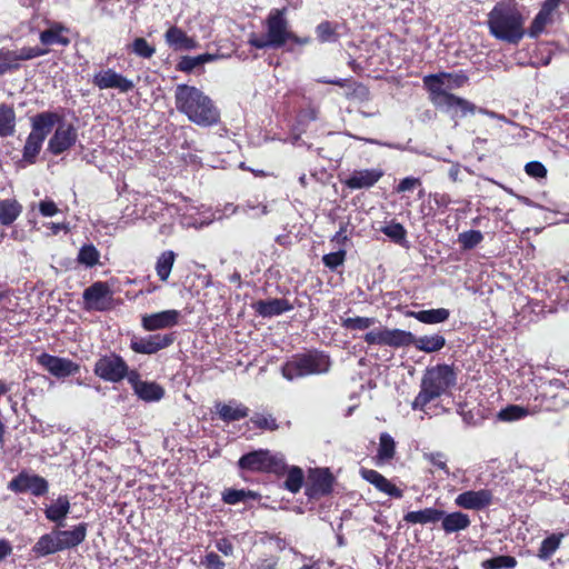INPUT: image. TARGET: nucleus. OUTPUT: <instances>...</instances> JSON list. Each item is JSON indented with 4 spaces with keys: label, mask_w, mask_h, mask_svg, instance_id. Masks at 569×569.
I'll list each match as a JSON object with an SVG mask.
<instances>
[{
    "label": "nucleus",
    "mask_w": 569,
    "mask_h": 569,
    "mask_svg": "<svg viewBox=\"0 0 569 569\" xmlns=\"http://www.w3.org/2000/svg\"><path fill=\"white\" fill-rule=\"evenodd\" d=\"M174 100L177 110L197 126L211 127L220 120V112L213 101L197 87L178 84Z\"/></svg>",
    "instance_id": "1"
},
{
    "label": "nucleus",
    "mask_w": 569,
    "mask_h": 569,
    "mask_svg": "<svg viewBox=\"0 0 569 569\" xmlns=\"http://www.w3.org/2000/svg\"><path fill=\"white\" fill-rule=\"evenodd\" d=\"M525 17L509 4L497 3L488 14L490 34L509 44H518L526 34Z\"/></svg>",
    "instance_id": "2"
},
{
    "label": "nucleus",
    "mask_w": 569,
    "mask_h": 569,
    "mask_svg": "<svg viewBox=\"0 0 569 569\" xmlns=\"http://www.w3.org/2000/svg\"><path fill=\"white\" fill-rule=\"evenodd\" d=\"M330 356L317 349L291 356L281 367L283 378L289 381L309 376L326 375L331 369Z\"/></svg>",
    "instance_id": "3"
},
{
    "label": "nucleus",
    "mask_w": 569,
    "mask_h": 569,
    "mask_svg": "<svg viewBox=\"0 0 569 569\" xmlns=\"http://www.w3.org/2000/svg\"><path fill=\"white\" fill-rule=\"evenodd\" d=\"M286 14L287 8L272 9L266 19V34L252 36L249 43L257 49L283 47L291 33Z\"/></svg>",
    "instance_id": "4"
},
{
    "label": "nucleus",
    "mask_w": 569,
    "mask_h": 569,
    "mask_svg": "<svg viewBox=\"0 0 569 569\" xmlns=\"http://www.w3.org/2000/svg\"><path fill=\"white\" fill-rule=\"evenodd\" d=\"M58 120H60V117L50 111L40 112L31 119L32 129L26 140L22 151V158L26 162L30 164L36 162L43 141L51 132Z\"/></svg>",
    "instance_id": "5"
},
{
    "label": "nucleus",
    "mask_w": 569,
    "mask_h": 569,
    "mask_svg": "<svg viewBox=\"0 0 569 569\" xmlns=\"http://www.w3.org/2000/svg\"><path fill=\"white\" fill-rule=\"evenodd\" d=\"M457 381V375L453 367L449 365H438L427 369L421 383L436 397L439 398L453 387Z\"/></svg>",
    "instance_id": "6"
},
{
    "label": "nucleus",
    "mask_w": 569,
    "mask_h": 569,
    "mask_svg": "<svg viewBox=\"0 0 569 569\" xmlns=\"http://www.w3.org/2000/svg\"><path fill=\"white\" fill-rule=\"evenodd\" d=\"M238 466L240 469L249 471H278L283 468L282 457L272 455L269 450H254L243 455Z\"/></svg>",
    "instance_id": "7"
},
{
    "label": "nucleus",
    "mask_w": 569,
    "mask_h": 569,
    "mask_svg": "<svg viewBox=\"0 0 569 569\" xmlns=\"http://www.w3.org/2000/svg\"><path fill=\"white\" fill-rule=\"evenodd\" d=\"M93 372L104 381L120 382L131 372L127 362L116 353H109L100 357L93 368Z\"/></svg>",
    "instance_id": "8"
},
{
    "label": "nucleus",
    "mask_w": 569,
    "mask_h": 569,
    "mask_svg": "<svg viewBox=\"0 0 569 569\" xmlns=\"http://www.w3.org/2000/svg\"><path fill=\"white\" fill-rule=\"evenodd\" d=\"M365 341L368 345L388 346L391 348H403L413 346L415 335L401 329L383 328L372 330L365 335Z\"/></svg>",
    "instance_id": "9"
},
{
    "label": "nucleus",
    "mask_w": 569,
    "mask_h": 569,
    "mask_svg": "<svg viewBox=\"0 0 569 569\" xmlns=\"http://www.w3.org/2000/svg\"><path fill=\"white\" fill-rule=\"evenodd\" d=\"M8 489L16 493L41 497L49 491V483L43 477L23 470L9 481Z\"/></svg>",
    "instance_id": "10"
},
{
    "label": "nucleus",
    "mask_w": 569,
    "mask_h": 569,
    "mask_svg": "<svg viewBox=\"0 0 569 569\" xmlns=\"http://www.w3.org/2000/svg\"><path fill=\"white\" fill-rule=\"evenodd\" d=\"M84 309L106 311L112 306V291L107 282L97 281L84 289L82 293Z\"/></svg>",
    "instance_id": "11"
},
{
    "label": "nucleus",
    "mask_w": 569,
    "mask_h": 569,
    "mask_svg": "<svg viewBox=\"0 0 569 569\" xmlns=\"http://www.w3.org/2000/svg\"><path fill=\"white\" fill-rule=\"evenodd\" d=\"M57 122H59L58 127L48 142V151L54 156L70 149L78 139V132L73 124L59 120Z\"/></svg>",
    "instance_id": "12"
},
{
    "label": "nucleus",
    "mask_w": 569,
    "mask_h": 569,
    "mask_svg": "<svg viewBox=\"0 0 569 569\" xmlns=\"http://www.w3.org/2000/svg\"><path fill=\"white\" fill-rule=\"evenodd\" d=\"M174 341L173 333L151 335L144 338L134 337L130 341V348L136 353L153 355L171 346Z\"/></svg>",
    "instance_id": "13"
},
{
    "label": "nucleus",
    "mask_w": 569,
    "mask_h": 569,
    "mask_svg": "<svg viewBox=\"0 0 569 569\" xmlns=\"http://www.w3.org/2000/svg\"><path fill=\"white\" fill-rule=\"evenodd\" d=\"M37 362L57 378L76 375L80 369L79 365L70 359L56 357L46 352L37 357Z\"/></svg>",
    "instance_id": "14"
},
{
    "label": "nucleus",
    "mask_w": 569,
    "mask_h": 569,
    "mask_svg": "<svg viewBox=\"0 0 569 569\" xmlns=\"http://www.w3.org/2000/svg\"><path fill=\"white\" fill-rule=\"evenodd\" d=\"M134 393L146 402H156L164 397V389L154 381H143L136 370H131L128 377Z\"/></svg>",
    "instance_id": "15"
},
{
    "label": "nucleus",
    "mask_w": 569,
    "mask_h": 569,
    "mask_svg": "<svg viewBox=\"0 0 569 569\" xmlns=\"http://www.w3.org/2000/svg\"><path fill=\"white\" fill-rule=\"evenodd\" d=\"M445 72L427 74L422 82L425 89L429 92V99L433 106L441 108L447 100H452V93L447 89Z\"/></svg>",
    "instance_id": "16"
},
{
    "label": "nucleus",
    "mask_w": 569,
    "mask_h": 569,
    "mask_svg": "<svg viewBox=\"0 0 569 569\" xmlns=\"http://www.w3.org/2000/svg\"><path fill=\"white\" fill-rule=\"evenodd\" d=\"M93 84L101 90L117 89L122 93H127L134 88L132 80L116 72L113 69L101 70L93 76Z\"/></svg>",
    "instance_id": "17"
},
{
    "label": "nucleus",
    "mask_w": 569,
    "mask_h": 569,
    "mask_svg": "<svg viewBox=\"0 0 569 569\" xmlns=\"http://www.w3.org/2000/svg\"><path fill=\"white\" fill-rule=\"evenodd\" d=\"M179 319L180 311L169 309L154 313L143 315L141 318V326L147 331H157L177 326Z\"/></svg>",
    "instance_id": "18"
},
{
    "label": "nucleus",
    "mask_w": 569,
    "mask_h": 569,
    "mask_svg": "<svg viewBox=\"0 0 569 569\" xmlns=\"http://www.w3.org/2000/svg\"><path fill=\"white\" fill-rule=\"evenodd\" d=\"M382 176L383 171L379 168L353 170L343 183L351 190L369 189L373 187Z\"/></svg>",
    "instance_id": "19"
},
{
    "label": "nucleus",
    "mask_w": 569,
    "mask_h": 569,
    "mask_svg": "<svg viewBox=\"0 0 569 569\" xmlns=\"http://www.w3.org/2000/svg\"><path fill=\"white\" fill-rule=\"evenodd\" d=\"M492 502L490 490L481 489L478 491L469 490L458 495L455 503L463 509L481 510Z\"/></svg>",
    "instance_id": "20"
},
{
    "label": "nucleus",
    "mask_w": 569,
    "mask_h": 569,
    "mask_svg": "<svg viewBox=\"0 0 569 569\" xmlns=\"http://www.w3.org/2000/svg\"><path fill=\"white\" fill-rule=\"evenodd\" d=\"M88 523L81 522L71 530H54L61 550L72 549L82 543L87 537Z\"/></svg>",
    "instance_id": "21"
},
{
    "label": "nucleus",
    "mask_w": 569,
    "mask_h": 569,
    "mask_svg": "<svg viewBox=\"0 0 569 569\" xmlns=\"http://www.w3.org/2000/svg\"><path fill=\"white\" fill-rule=\"evenodd\" d=\"M561 0H547L540 11L535 17L528 34L530 38H537L545 30V27L551 22L552 12L559 7Z\"/></svg>",
    "instance_id": "22"
},
{
    "label": "nucleus",
    "mask_w": 569,
    "mask_h": 569,
    "mask_svg": "<svg viewBox=\"0 0 569 569\" xmlns=\"http://www.w3.org/2000/svg\"><path fill=\"white\" fill-rule=\"evenodd\" d=\"M311 485L307 491L310 497L326 496L332 490L333 477L327 469H318L310 476Z\"/></svg>",
    "instance_id": "23"
},
{
    "label": "nucleus",
    "mask_w": 569,
    "mask_h": 569,
    "mask_svg": "<svg viewBox=\"0 0 569 569\" xmlns=\"http://www.w3.org/2000/svg\"><path fill=\"white\" fill-rule=\"evenodd\" d=\"M361 476L369 483L373 485L379 491L398 499L402 497V490L397 488L378 471L372 469H361Z\"/></svg>",
    "instance_id": "24"
},
{
    "label": "nucleus",
    "mask_w": 569,
    "mask_h": 569,
    "mask_svg": "<svg viewBox=\"0 0 569 569\" xmlns=\"http://www.w3.org/2000/svg\"><path fill=\"white\" fill-rule=\"evenodd\" d=\"M256 311L263 318H271L293 309V306L282 298L259 300L254 305Z\"/></svg>",
    "instance_id": "25"
},
{
    "label": "nucleus",
    "mask_w": 569,
    "mask_h": 569,
    "mask_svg": "<svg viewBox=\"0 0 569 569\" xmlns=\"http://www.w3.org/2000/svg\"><path fill=\"white\" fill-rule=\"evenodd\" d=\"M167 44L174 51L193 50L198 47V42L187 36L180 28L172 26L164 33Z\"/></svg>",
    "instance_id": "26"
},
{
    "label": "nucleus",
    "mask_w": 569,
    "mask_h": 569,
    "mask_svg": "<svg viewBox=\"0 0 569 569\" xmlns=\"http://www.w3.org/2000/svg\"><path fill=\"white\" fill-rule=\"evenodd\" d=\"M216 409L219 418L224 422L238 421L249 415V409L236 400H230L228 403L218 402Z\"/></svg>",
    "instance_id": "27"
},
{
    "label": "nucleus",
    "mask_w": 569,
    "mask_h": 569,
    "mask_svg": "<svg viewBox=\"0 0 569 569\" xmlns=\"http://www.w3.org/2000/svg\"><path fill=\"white\" fill-rule=\"evenodd\" d=\"M70 511V501L67 496H59L44 510L46 518L57 523L58 527L64 526V519Z\"/></svg>",
    "instance_id": "28"
},
{
    "label": "nucleus",
    "mask_w": 569,
    "mask_h": 569,
    "mask_svg": "<svg viewBox=\"0 0 569 569\" xmlns=\"http://www.w3.org/2000/svg\"><path fill=\"white\" fill-rule=\"evenodd\" d=\"M59 551L62 550L60 548L54 530H52L49 533L42 535L31 549V552L34 555L36 558L47 557Z\"/></svg>",
    "instance_id": "29"
},
{
    "label": "nucleus",
    "mask_w": 569,
    "mask_h": 569,
    "mask_svg": "<svg viewBox=\"0 0 569 569\" xmlns=\"http://www.w3.org/2000/svg\"><path fill=\"white\" fill-rule=\"evenodd\" d=\"M440 520L446 533L466 530L471 523L469 516L461 511H455L451 513H446L443 511V517Z\"/></svg>",
    "instance_id": "30"
},
{
    "label": "nucleus",
    "mask_w": 569,
    "mask_h": 569,
    "mask_svg": "<svg viewBox=\"0 0 569 569\" xmlns=\"http://www.w3.org/2000/svg\"><path fill=\"white\" fill-rule=\"evenodd\" d=\"M406 316L415 318L422 323L436 325L447 321L449 319L450 311L446 308H438L421 311H407Z\"/></svg>",
    "instance_id": "31"
},
{
    "label": "nucleus",
    "mask_w": 569,
    "mask_h": 569,
    "mask_svg": "<svg viewBox=\"0 0 569 569\" xmlns=\"http://www.w3.org/2000/svg\"><path fill=\"white\" fill-rule=\"evenodd\" d=\"M443 517V511L435 508H426L418 511H410L405 515L403 520L408 523H436Z\"/></svg>",
    "instance_id": "32"
},
{
    "label": "nucleus",
    "mask_w": 569,
    "mask_h": 569,
    "mask_svg": "<svg viewBox=\"0 0 569 569\" xmlns=\"http://www.w3.org/2000/svg\"><path fill=\"white\" fill-rule=\"evenodd\" d=\"M413 346L419 351L432 353L441 350L446 346V339L441 335L422 336L419 338L415 336Z\"/></svg>",
    "instance_id": "33"
},
{
    "label": "nucleus",
    "mask_w": 569,
    "mask_h": 569,
    "mask_svg": "<svg viewBox=\"0 0 569 569\" xmlns=\"http://www.w3.org/2000/svg\"><path fill=\"white\" fill-rule=\"evenodd\" d=\"M66 30L61 24H53L51 28L43 30L40 33V41L44 46L60 44L68 46L70 39L64 37L62 32Z\"/></svg>",
    "instance_id": "34"
},
{
    "label": "nucleus",
    "mask_w": 569,
    "mask_h": 569,
    "mask_svg": "<svg viewBox=\"0 0 569 569\" xmlns=\"http://www.w3.org/2000/svg\"><path fill=\"white\" fill-rule=\"evenodd\" d=\"M451 98L452 100L448 99L441 108L452 112V117H457L459 113L461 117H466L468 113L476 112L477 107L472 102L455 94H452Z\"/></svg>",
    "instance_id": "35"
},
{
    "label": "nucleus",
    "mask_w": 569,
    "mask_h": 569,
    "mask_svg": "<svg viewBox=\"0 0 569 569\" xmlns=\"http://www.w3.org/2000/svg\"><path fill=\"white\" fill-rule=\"evenodd\" d=\"M16 130V113L12 107L0 104V137H9Z\"/></svg>",
    "instance_id": "36"
},
{
    "label": "nucleus",
    "mask_w": 569,
    "mask_h": 569,
    "mask_svg": "<svg viewBox=\"0 0 569 569\" xmlns=\"http://www.w3.org/2000/svg\"><path fill=\"white\" fill-rule=\"evenodd\" d=\"M176 253L172 250L163 251L157 259L156 272L161 281H167L170 277L176 261Z\"/></svg>",
    "instance_id": "37"
},
{
    "label": "nucleus",
    "mask_w": 569,
    "mask_h": 569,
    "mask_svg": "<svg viewBox=\"0 0 569 569\" xmlns=\"http://www.w3.org/2000/svg\"><path fill=\"white\" fill-rule=\"evenodd\" d=\"M21 206L16 200H0V223L11 224L20 214Z\"/></svg>",
    "instance_id": "38"
},
{
    "label": "nucleus",
    "mask_w": 569,
    "mask_h": 569,
    "mask_svg": "<svg viewBox=\"0 0 569 569\" xmlns=\"http://www.w3.org/2000/svg\"><path fill=\"white\" fill-rule=\"evenodd\" d=\"M317 40L320 43H333L339 40L338 24L331 21H322L316 27Z\"/></svg>",
    "instance_id": "39"
},
{
    "label": "nucleus",
    "mask_w": 569,
    "mask_h": 569,
    "mask_svg": "<svg viewBox=\"0 0 569 569\" xmlns=\"http://www.w3.org/2000/svg\"><path fill=\"white\" fill-rule=\"evenodd\" d=\"M530 415V411L528 408L518 406V405H509L506 408L501 409L498 412V419L501 421H517L526 418Z\"/></svg>",
    "instance_id": "40"
},
{
    "label": "nucleus",
    "mask_w": 569,
    "mask_h": 569,
    "mask_svg": "<svg viewBox=\"0 0 569 569\" xmlns=\"http://www.w3.org/2000/svg\"><path fill=\"white\" fill-rule=\"evenodd\" d=\"M563 537L562 533L560 535H551L542 540L538 556L540 559L547 560L549 559L555 551L559 548L561 538Z\"/></svg>",
    "instance_id": "41"
},
{
    "label": "nucleus",
    "mask_w": 569,
    "mask_h": 569,
    "mask_svg": "<svg viewBox=\"0 0 569 569\" xmlns=\"http://www.w3.org/2000/svg\"><path fill=\"white\" fill-rule=\"evenodd\" d=\"M517 566V560L511 556H498L482 561L483 569H510Z\"/></svg>",
    "instance_id": "42"
},
{
    "label": "nucleus",
    "mask_w": 569,
    "mask_h": 569,
    "mask_svg": "<svg viewBox=\"0 0 569 569\" xmlns=\"http://www.w3.org/2000/svg\"><path fill=\"white\" fill-rule=\"evenodd\" d=\"M395 448L396 443L393 438L387 432L381 433L379 438L378 457L381 460H390L395 456Z\"/></svg>",
    "instance_id": "43"
},
{
    "label": "nucleus",
    "mask_w": 569,
    "mask_h": 569,
    "mask_svg": "<svg viewBox=\"0 0 569 569\" xmlns=\"http://www.w3.org/2000/svg\"><path fill=\"white\" fill-rule=\"evenodd\" d=\"M483 240V234L479 230H469L458 236V242L463 250L476 248Z\"/></svg>",
    "instance_id": "44"
},
{
    "label": "nucleus",
    "mask_w": 569,
    "mask_h": 569,
    "mask_svg": "<svg viewBox=\"0 0 569 569\" xmlns=\"http://www.w3.org/2000/svg\"><path fill=\"white\" fill-rule=\"evenodd\" d=\"M130 50L136 56L144 59L151 58L156 52L154 46L148 43L144 38H136L130 44Z\"/></svg>",
    "instance_id": "45"
},
{
    "label": "nucleus",
    "mask_w": 569,
    "mask_h": 569,
    "mask_svg": "<svg viewBox=\"0 0 569 569\" xmlns=\"http://www.w3.org/2000/svg\"><path fill=\"white\" fill-rule=\"evenodd\" d=\"M251 423L259 429L274 431L279 428L276 418L272 415L254 413L250 418Z\"/></svg>",
    "instance_id": "46"
},
{
    "label": "nucleus",
    "mask_w": 569,
    "mask_h": 569,
    "mask_svg": "<svg viewBox=\"0 0 569 569\" xmlns=\"http://www.w3.org/2000/svg\"><path fill=\"white\" fill-rule=\"evenodd\" d=\"M99 251L92 244H84L79 250L78 261L87 267H93L99 261Z\"/></svg>",
    "instance_id": "47"
},
{
    "label": "nucleus",
    "mask_w": 569,
    "mask_h": 569,
    "mask_svg": "<svg viewBox=\"0 0 569 569\" xmlns=\"http://www.w3.org/2000/svg\"><path fill=\"white\" fill-rule=\"evenodd\" d=\"M303 483V472L298 467H292L287 476V479L284 481V487L292 493L298 492Z\"/></svg>",
    "instance_id": "48"
},
{
    "label": "nucleus",
    "mask_w": 569,
    "mask_h": 569,
    "mask_svg": "<svg viewBox=\"0 0 569 569\" xmlns=\"http://www.w3.org/2000/svg\"><path fill=\"white\" fill-rule=\"evenodd\" d=\"M380 230L396 243H401L406 239L407 231L399 222L386 224Z\"/></svg>",
    "instance_id": "49"
},
{
    "label": "nucleus",
    "mask_w": 569,
    "mask_h": 569,
    "mask_svg": "<svg viewBox=\"0 0 569 569\" xmlns=\"http://www.w3.org/2000/svg\"><path fill=\"white\" fill-rule=\"evenodd\" d=\"M20 67L17 61L14 51L12 50H0V74H4L8 71L16 70Z\"/></svg>",
    "instance_id": "50"
},
{
    "label": "nucleus",
    "mask_w": 569,
    "mask_h": 569,
    "mask_svg": "<svg viewBox=\"0 0 569 569\" xmlns=\"http://www.w3.org/2000/svg\"><path fill=\"white\" fill-rule=\"evenodd\" d=\"M376 322L375 318L368 317H355V318H346L342 320L341 326L346 329L350 330H366L373 326Z\"/></svg>",
    "instance_id": "51"
},
{
    "label": "nucleus",
    "mask_w": 569,
    "mask_h": 569,
    "mask_svg": "<svg viewBox=\"0 0 569 569\" xmlns=\"http://www.w3.org/2000/svg\"><path fill=\"white\" fill-rule=\"evenodd\" d=\"M17 57V61L20 64V61L31 60L33 58H38L48 53L47 49H42L40 47H23L18 50H13Z\"/></svg>",
    "instance_id": "52"
},
{
    "label": "nucleus",
    "mask_w": 569,
    "mask_h": 569,
    "mask_svg": "<svg viewBox=\"0 0 569 569\" xmlns=\"http://www.w3.org/2000/svg\"><path fill=\"white\" fill-rule=\"evenodd\" d=\"M346 259V251L338 250L336 252H330L322 257L323 264L330 270H336L338 267L342 266Z\"/></svg>",
    "instance_id": "53"
},
{
    "label": "nucleus",
    "mask_w": 569,
    "mask_h": 569,
    "mask_svg": "<svg viewBox=\"0 0 569 569\" xmlns=\"http://www.w3.org/2000/svg\"><path fill=\"white\" fill-rule=\"evenodd\" d=\"M447 89L449 92L455 89L463 87L468 82V77L463 73H448L445 72Z\"/></svg>",
    "instance_id": "54"
},
{
    "label": "nucleus",
    "mask_w": 569,
    "mask_h": 569,
    "mask_svg": "<svg viewBox=\"0 0 569 569\" xmlns=\"http://www.w3.org/2000/svg\"><path fill=\"white\" fill-rule=\"evenodd\" d=\"M437 399L422 383L419 393L412 402V409H423L426 405Z\"/></svg>",
    "instance_id": "55"
},
{
    "label": "nucleus",
    "mask_w": 569,
    "mask_h": 569,
    "mask_svg": "<svg viewBox=\"0 0 569 569\" xmlns=\"http://www.w3.org/2000/svg\"><path fill=\"white\" fill-rule=\"evenodd\" d=\"M200 60H199V57L196 56V57H190V56H184L182 57L178 64H177V69L182 71V72H192L196 68L200 67Z\"/></svg>",
    "instance_id": "56"
},
{
    "label": "nucleus",
    "mask_w": 569,
    "mask_h": 569,
    "mask_svg": "<svg viewBox=\"0 0 569 569\" xmlns=\"http://www.w3.org/2000/svg\"><path fill=\"white\" fill-rule=\"evenodd\" d=\"M222 500L224 503H228V505H236L240 501H243L246 500V493H244V490L241 489V490H238V489H227L223 493H222Z\"/></svg>",
    "instance_id": "57"
},
{
    "label": "nucleus",
    "mask_w": 569,
    "mask_h": 569,
    "mask_svg": "<svg viewBox=\"0 0 569 569\" xmlns=\"http://www.w3.org/2000/svg\"><path fill=\"white\" fill-rule=\"evenodd\" d=\"M525 171L532 178H545L547 176L546 167L539 161H530L526 164Z\"/></svg>",
    "instance_id": "58"
},
{
    "label": "nucleus",
    "mask_w": 569,
    "mask_h": 569,
    "mask_svg": "<svg viewBox=\"0 0 569 569\" xmlns=\"http://www.w3.org/2000/svg\"><path fill=\"white\" fill-rule=\"evenodd\" d=\"M425 458L432 463L435 467L443 470L446 475H449V469L447 467V459L442 452H430L426 453Z\"/></svg>",
    "instance_id": "59"
},
{
    "label": "nucleus",
    "mask_w": 569,
    "mask_h": 569,
    "mask_svg": "<svg viewBox=\"0 0 569 569\" xmlns=\"http://www.w3.org/2000/svg\"><path fill=\"white\" fill-rule=\"evenodd\" d=\"M201 565L204 566L207 569H224V562L214 552H208L204 558L201 560Z\"/></svg>",
    "instance_id": "60"
},
{
    "label": "nucleus",
    "mask_w": 569,
    "mask_h": 569,
    "mask_svg": "<svg viewBox=\"0 0 569 569\" xmlns=\"http://www.w3.org/2000/svg\"><path fill=\"white\" fill-rule=\"evenodd\" d=\"M420 184H421L420 179L413 178V177H407L399 182V184L396 188V191L397 192L411 191Z\"/></svg>",
    "instance_id": "61"
},
{
    "label": "nucleus",
    "mask_w": 569,
    "mask_h": 569,
    "mask_svg": "<svg viewBox=\"0 0 569 569\" xmlns=\"http://www.w3.org/2000/svg\"><path fill=\"white\" fill-rule=\"evenodd\" d=\"M39 211L43 217H52L58 212V208L52 200H43L39 203Z\"/></svg>",
    "instance_id": "62"
},
{
    "label": "nucleus",
    "mask_w": 569,
    "mask_h": 569,
    "mask_svg": "<svg viewBox=\"0 0 569 569\" xmlns=\"http://www.w3.org/2000/svg\"><path fill=\"white\" fill-rule=\"evenodd\" d=\"M216 548L218 551L222 552L224 556H231L233 552V546L228 539H219L216 542Z\"/></svg>",
    "instance_id": "63"
},
{
    "label": "nucleus",
    "mask_w": 569,
    "mask_h": 569,
    "mask_svg": "<svg viewBox=\"0 0 569 569\" xmlns=\"http://www.w3.org/2000/svg\"><path fill=\"white\" fill-rule=\"evenodd\" d=\"M347 227L348 223H341L339 230L332 237L331 241L337 242L338 244H343L348 239Z\"/></svg>",
    "instance_id": "64"
}]
</instances>
